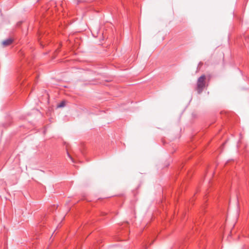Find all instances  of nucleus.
I'll list each match as a JSON object with an SVG mask.
<instances>
[{
	"label": "nucleus",
	"mask_w": 249,
	"mask_h": 249,
	"mask_svg": "<svg viewBox=\"0 0 249 249\" xmlns=\"http://www.w3.org/2000/svg\"><path fill=\"white\" fill-rule=\"evenodd\" d=\"M205 80L206 76L204 74H203L200 77H199L197 80L196 90L197 91L198 94H200L203 91L204 89L206 86Z\"/></svg>",
	"instance_id": "nucleus-1"
},
{
	"label": "nucleus",
	"mask_w": 249,
	"mask_h": 249,
	"mask_svg": "<svg viewBox=\"0 0 249 249\" xmlns=\"http://www.w3.org/2000/svg\"><path fill=\"white\" fill-rule=\"evenodd\" d=\"M13 39L11 38H9L3 41L2 45L4 47H6L11 44L13 43Z\"/></svg>",
	"instance_id": "nucleus-2"
},
{
	"label": "nucleus",
	"mask_w": 249,
	"mask_h": 249,
	"mask_svg": "<svg viewBox=\"0 0 249 249\" xmlns=\"http://www.w3.org/2000/svg\"><path fill=\"white\" fill-rule=\"evenodd\" d=\"M65 106V102L64 101L61 102L59 105H58V107H64Z\"/></svg>",
	"instance_id": "nucleus-3"
},
{
	"label": "nucleus",
	"mask_w": 249,
	"mask_h": 249,
	"mask_svg": "<svg viewBox=\"0 0 249 249\" xmlns=\"http://www.w3.org/2000/svg\"><path fill=\"white\" fill-rule=\"evenodd\" d=\"M68 154V156H69V157L70 158V159L71 160V161L72 162H74V160H73V158L71 157V156L69 154V153H67Z\"/></svg>",
	"instance_id": "nucleus-4"
},
{
	"label": "nucleus",
	"mask_w": 249,
	"mask_h": 249,
	"mask_svg": "<svg viewBox=\"0 0 249 249\" xmlns=\"http://www.w3.org/2000/svg\"><path fill=\"white\" fill-rule=\"evenodd\" d=\"M242 249H248V247L246 246H244L243 247Z\"/></svg>",
	"instance_id": "nucleus-5"
},
{
	"label": "nucleus",
	"mask_w": 249,
	"mask_h": 249,
	"mask_svg": "<svg viewBox=\"0 0 249 249\" xmlns=\"http://www.w3.org/2000/svg\"><path fill=\"white\" fill-rule=\"evenodd\" d=\"M202 65V62H200V63H199V65Z\"/></svg>",
	"instance_id": "nucleus-6"
}]
</instances>
